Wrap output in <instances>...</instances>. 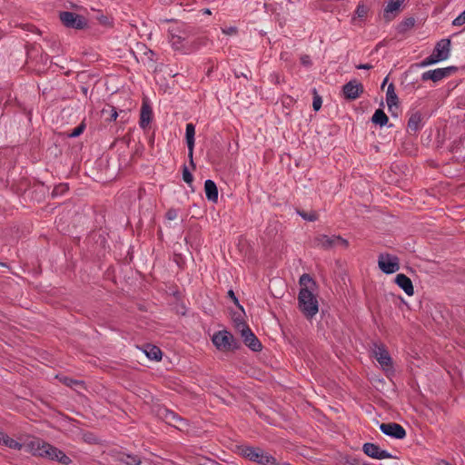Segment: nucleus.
<instances>
[{
    "instance_id": "nucleus-34",
    "label": "nucleus",
    "mask_w": 465,
    "mask_h": 465,
    "mask_svg": "<svg viewBox=\"0 0 465 465\" xmlns=\"http://www.w3.org/2000/svg\"><path fill=\"white\" fill-rule=\"evenodd\" d=\"M464 24H465V10L459 16H457L452 22V25L455 26H460Z\"/></svg>"
},
{
    "instance_id": "nucleus-30",
    "label": "nucleus",
    "mask_w": 465,
    "mask_h": 465,
    "mask_svg": "<svg viewBox=\"0 0 465 465\" xmlns=\"http://www.w3.org/2000/svg\"><path fill=\"white\" fill-rule=\"evenodd\" d=\"M300 285L302 288L310 289V285L313 286L315 285V282L312 280V278L309 274H302L300 278Z\"/></svg>"
},
{
    "instance_id": "nucleus-44",
    "label": "nucleus",
    "mask_w": 465,
    "mask_h": 465,
    "mask_svg": "<svg viewBox=\"0 0 465 465\" xmlns=\"http://www.w3.org/2000/svg\"><path fill=\"white\" fill-rule=\"evenodd\" d=\"M302 63L303 64H309V57L308 56L302 57Z\"/></svg>"
},
{
    "instance_id": "nucleus-45",
    "label": "nucleus",
    "mask_w": 465,
    "mask_h": 465,
    "mask_svg": "<svg viewBox=\"0 0 465 465\" xmlns=\"http://www.w3.org/2000/svg\"><path fill=\"white\" fill-rule=\"evenodd\" d=\"M203 14H205V15H211V14H212L211 10H210V9H208V8L203 9Z\"/></svg>"
},
{
    "instance_id": "nucleus-14",
    "label": "nucleus",
    "mask_w": 465,
    "mask_h": 465,
    "mask_svg": "<svg viewBox=\"0 0 465 465\" xmlns=\"http://www.w3.org/2000/svg\"><path fill=\"white\" fill-rule=\"evenodd\" d=\"M363 452L372 458L377 460H384V459H391L392 456L384 450H381L378 445L374 443H364L362 446Z\"/></svg>"
},
{
    "instance_id": "nucleus-28",
    "label": "nucleus",
    "mask_w": 465,
    "mask_h": 465,
    "mask_svg": "<svg viewBox=\"0 0 465 465\" xmlns=\"http://www.w3.org/2000/svg\"><path fill=\"white\" fill-rule=\"evenodd\" d=\"M146 356L151 360L159 361L162 359V351L156 346L148 345L144 350Z\"/></svg>"
},
{
    "instance_id": "nucleus-17",
    "label": "nucleus",
    "mask_w": 465,
    "mask_h": 465,
    "mask_svg": "<svg viewBox=\"0 0 465 465\" xmlns=\"http://www.w3.org/2000/svg\"><path fill=\"white\" fill-rule=\"evenodd\" d=\"M194 135H195V126L193 124L189 123L186 124L185 130V139L188 147V157L190 159V164L194 169L195 164L193 163V148H194Z\"/></svg>"
},
{
    "instance_id": "nucleus-9",
    "label": "nucleus",
    "mask_w": 465,
    "mask_h": 465,
    "mask_svg": "<svg viewBox=\"0 0 465 465\" xmlns=\"http://www.w3.org/2000/svg\"><path fill=\"white\" fill-rule=\"evenodd\" d=\"M372 353L383 370H390L392 367V360L381 343H373Z\"/></svg>"
},
{
    "instance_id": "nucleus-40",
    "label": "nucleus",
    "mask_w": 465,
    "mask_h": 465,
    "mask_svg": "<svg viewBox=\"0 0 465 465\" xmlns=\"http://www.w3.org/2000/svg\"><path fill=\"white\" fill-rule=\"evenodd\" d=\"M357 68L358 69L369 70V69L372 68V65L370 64H361L357 65Z\"/></svg>"
},
{
    "instance_id": "nucleus-19",
    "label": "nucleus",
    "mask_w": 465,
    "mask_h": 465,
    "mask_svg": "<svg viewBox=\"0 0 465 465\" xmlns=\"http://www.w3.org/2000/svg\"><path fill=\"white\" fill-rule=\"evenodd\" d=\"M395 283L401 288L408 296L414 294V287L411 280L403 273L397 274Z\"/></svg>"
},
{
    "instance_id": "nucleus-5",
    "label": "nucleus",
    "mask_w": 465,
    "mask_h": 465,
    "mask_svg": "<svg viewBox=\"0 0 465 465\" xmlns=\"http://www.w3.org/2000/svg\"><path fill=\"white\" fill-rule=\"evenodd\" d=\"M314 246L323 249V250H331L337 245H342L343 247H347L349 242L347 240L341 238V236H328L326 234H319L314 238Z\"/></svg>"
},
{
    "instance_id": "nucleus-31",
    "label": "nucleus",
    "mask_w": 465,
    "mask_h": 465,
    "mask_svg": "<svg viewBox=\"0 0 465 465\" xmlns=\"http://www.w3.org/2000/svg\"><path fill=\"white\" fill-rule=\"evenodd\" d=\"M438 59L433 57V54H430V56L426 57L424 60H422L420 64H417L419 67H426L430 64L438 63Z\"/></svg>"
},
{
    "instance_id": "nucleus-25",
    "label": "nucleus",
    "mask_w": 465,
    "mask_h": 465,
    "mask_svg": "<svg viewBox=\"0 0 465 465\" xmlns=\"http://www.w3.org/2000/svg\"><path fill=\"white\" fill-rule=\"evenodd\" d=\"M386 103L388 107L399 104L398 95L395 93V87L393 84H390L386 92Z\"/></svg>"
},
{
    "instance_id": "nucleus-47",
    "label": "nucleus",
    "mask_w": 465,
    "mask_h": 465,
    "mask_svg": "<svg viewBox=\"0 0 465 465\" xmlns=\"http://www.w3.org/2000/svg\"><path fill=\"white\" fill-rule=\"evenodd\" d=\"M387 81H388V77H386V78L384 79V81H383V83H382V85H381L382 87L385 85V84H387Z\"/></svg>"
},
{
    "instance_id": "nucleus-35",
    "label": "nucleus",
    "mask_w": 465,
    "mask_h": 465,
    "mask_svg": "<svg viewBox=\"0 0 465 465\" xmlns=\"http://www.w3.org/2000/svg\"><path fill=\"white\" fill-rule=\"evenodd\" d=\"M356 14L359 17H364L367 15V7L363 5H359L356 9Z\"/></svg>"
},
{
    "instance_id": "nucleus-15",
    "label": "nucleus",
    "mask_w": 465,
    "mask_h": 465,
    "mask_svg": "<svg viewBox=\"0 0 465 465\" xmlns=\"http://www.w3.org/2000/svg\"><path fill=\"white\" fill-rule=\"evenodd\" d=\"M450 39H441L436 44L431 54L439 62L447 60L450 54Z\"/></svg>"
},
{
    "instance_id": "nucleus-7",
    "label": "nucleus",
    "mask_w": 465,
    "mask_h": 465,
    "mask_svg": "<svg viewBox=\"0 0 465 465\" xmlns=\"http://www.w3.org/2000/svg\"><path fill=\"white\" fill-rule=\"evenodd\" d=\"M379 268L386 274L396 272L400 269V260L389 253H381L378 259Z\"/></svg>"
},
{
    "instance_id": "nucleus-24",
    "label": "nucleus",
    "mask_w": 465,
    "mask_h": 465,
    "mask_svg": "<svg viewBox=\"0 0 465 465\" xmlns=\"http://www.w3.org/2000/svg\"><path fill=\"white\" fill-rule=\"evenodd\" d=\"M422 125V114L420 112L413 113L408 121V127L411 131H418Z\"/></svg>"
},
{
    "instance_id": "nucleus-13",
    "label": "nucleus",
    "mask_w": 465,
    "mask_h": 465,
    "mask_svg": "<svg viewBox=\"0 0 465 465\" xmlns=\"http://www.w3.org/2000/svg\"><path fill=\"white\" fill-rule=\"evenodd\" d=\"M342 92L346 99L355 100L363 93V85L357 80H351L343 85Z\"/></svg>"
},
{
    "instance_id": "nucleus-6",
    "label": "nucleus",
    "mask_w": 465,
    "mask_h": 465,
    "mask_svg": "<svg viewBox=\"0 0 465 465\" xmlns=\"http://www.w3.org/2000/svg\"><path fill=\"white\" fill-rule=\"evenodd\" d=\"M236 328L241 332L246 346L253 351H260L262 350V343L243 322H236Z\"/></svg>"
},
{
    "instance_id": "nucleus-11",
    "label": "nucleus",
    "mask_w": 465,
    "mask_h": 465,
    "mask_svg": "<svg viewBox=\"0 0 465 465\" xmlns=\"http://www.w3.org/2000/svg\"><path fill=\"white\" fill-rule=\"evenodd\" d=\"M380 430L387 436L401 440L406 436L404 428L395 422L381 423Z\"/></svg>"
},
{
    "instance_id": "nucleus-4",
    "label": "nucleus",
    "mask_w": 465,
    "mask_h": 465,
    "mask_svg": "<svg viewBox=\"0 0 465 465\" xmlns=\"http://www.w3.org/2000/svg\"><path fill=\"white\" fill-rule=\"evenodd\" d=\"M213 343L222 351H231L238 348L237 341L227 331H219L213 336Z\"/></svg>"
},
{
    "instance_id": "nucleus-8",
    "label": "nucleus",
    "mask_w": 465,
    "mask_h": 465,
    "mask_svg": "<svg viewBox=\"0 0 465 465\" xmlns=\"http://www.w3.org/2000/svg\"><path fill=\"white\" fill-rule=\"evenodd\" d=\"M62 23L71 28L83 29L86 26V20L84 16L73 12H61L59 15Z\"/></svg>"
},
{
    "instance_id": "nucleus-41",
    "label": "nucleus",
    "mask_w": 465,
    "mask_h": 465,
    "mask_svg": "<svg viewBox=\"0 0 465 465\" xmlns=\"http://www.w3.org/2000/svg\"><path fill=\"white\" fill-rule=\"evenodd\" d=\"M117 116H118L117 112L114 110V108H112L111 109V115H110L109 120H111V121L112 120H116Z\"/></svg>"
},
{
    "instance_id": "nucleus-33",
    "label": "nucleus",
    "mask_w": 465,
    "mask_h": 465,
    "mask_svg": "<svg viewBox=\"0 0 465 465\" xmlns=\"http://www.w3.org/2000/svg\"><path fill=\"white\" fill-rule=\"evenodd\" d=\"M183 179L189 185L192 184L193 180V174L190 173V171L185 165L183 168Z\"/></svg>"
},
{
    "instance_id": "nucleus-29",
    "label": "nucleus",
    "mask_w": 465,
    "mask_h": 465,
    "mask_svg": "<svg viewBox=\"0 0 465 465\" xmlns=\"http://www.w3.org/2000/svg\"><path fill=\"white\" fill-rule=\"evenodd\" d=\"M297 213L302 219L309 221V222L317 221L319 218V215L315 211L305 212V211L298 210Z\"/></svg>"
},
{
    "instance_id": "nucleus-46",
    "label": "nucleus",
    "mask_w": 465,
    "mask_h": 465,
    "mask_svg": "<svg viewBox=\"0 0 465 465\" xmlns=\"http://www.w3.org/2000/svg\"><path fill=\"white\" fill-rule=\"evenodd\" d=\"M413 24H414V21H413L412 19H409V20L407 21V25H413Z\"/></svg>"
},
{
    "instance_id": "nucleus-49",
    "label": "nucleus",
    "mask_w": 465,
    "mask_h": 465,
    "mask_svg": "<svg viewBox=\"0 0 465 465\" xmlns=\"http://www.w3.org/2000/svg\"><path fill=\"white\" fill-rule=\"evenodd\" d=\"M282 465H291V464H289L287 462H283Z\"/></svg>"
},
{
    "instance_id": "nucleus-27",
    "label": "nucleus",
    "mask_w": 465,
    "mask_h": 465,
    "mask_svg": "<svg viewBox=\"0 0 465 465\" xmlns=\"http://www.w3.org/2000/svg\"><path fill=\"white\" fill-rule=\"evenodd\" d=\"M118 460L121 462H124L127 465H140L141 464V459L135 455L123 453V454H120Z\"/></svg>"
},
{
    "instance_id": "nucleus-42",
    "label": "nucleus",
    "mask_w": 465,
    "mask_h": 465,
    "mask_svg": "<svg viewBox=\"0 0 465 465\" xmlns=\"http://www.w3.org/2000/svg\"><path fill=\"white\" fill-rule=\"evenodd\" d=\"M228 295H229V296L233 300V302H234L235 303H237L238 300H237V298L235 297V294H234V292H233L232 290H230V291L228 292Z\"/></svg>"
},
{
    "instance_id": "nucleus-2",
    "label": "nucleus",
    "mask_w": 465,
    "mask_h": 465,
    "mask_svg": "<svg viewBox=\"0 0 465 465\" xmlns=\"http://www.w3.org/2000/svg\"><path fill=\"white\" fill-rule=\"evenodd\" d=\"M299 307L302 313L308 317H313L319 311L318 302L310 289L302 288L299 296Z\"/></svg>"
},
{
    "instance_id": "nucleus-32",
    "label": "nucleus",
    "mask_w": 465,
    "mask_h": 465,
    "mask_svg": "<svg viewBox=\"0 0 465 465\" xmlns=\"http://www.w3.org/2000/svg\"><path fill=\"white\" fill-rule=\"evenodd\" d=\"M313 102H312V107L314 109V111H319L322 107V97L317 94L316 90L314 89L313 90Z\"/></svg>"
},
{
    "instance_id": "nucleus-48",
    "label": "nucleus",
    "mask_w": 465,
    "mask_h": 465,
    "mask_svg": "<svg viewBox=\"0 0 465 465\" xmlns=\"http://www.w3.org/2000/svg\"><path fill=\"white\" fill-rule=\"evenodd\" d=\"M57 190H58V188L54 189V193H56Z\"/></svg>"
},
{
    "instance_id": "nucleus-3",
    "label": "nucleus",
    "mask_w": 465,
    "mask_h": 465,
    "mask_svg": "<svg viewBox=\"0 0 465 465\" xmlns=\"http://www.w3.org/2000/svg\"><path fill=\"white\" fill-rule=\"evenodd\" d=\"M191 31L189 28L170 30V43L175 50L189 53L193 48L188 45L187 38Z\"/></svg>"
},
{
    "instance_id": "nucleus-23",
    "label": "nucleus",
    "mask_w": 465,
    "mask_h": 465,
    "mask_svg": "<svg viewBox=\"0 0 465 465\" xmlns=\"http://www.w3.org/2000/svg\"><path fill=\"white\" fill-rule=\"evenodd\" d=\"M0 444H4L5 446L13 450H22L23 448H25V445L10 438L7 434L4 433L3 431H0Z\"/></svg>"
},
{
    "instance_id": "nucleus-26",
    "label": "nucleus",
    "mask_w": 465,
    "mask_h": 465,
    "mask_svg": "<svg viewBox=\"0 0 465 465\" xmlns=\"http://www.w3.org/2000/svg\"><path fill=\"white\" fill-rule=\"evenodd\" d=\"M388 120V116L381 109H377L371 118V121L380 126L385 125Z\"/></svg>"
},
{
    "instance_id": "nucleus-43",
    "label": "nucleus",
    "mask_w": 465,
    "mask_h": 465,
    "mask_svg": "<svg viewBox=\"0 0 465 465\" xmlns=\"http://www.w3.org/2000/svg\"><path fill=\"white\" fill-rule=\"evenodd\" d=\"M72 382L76 383V381H73L72 380H69L68 378H64V383H65L68 386H70Z\"/></svg>"
},
{
    "instance_id": "nucleus-12",
    "label": "nucleus",
    "mask_w": 465,
    "mask_h": 465,
    "mask_svg": "<svg viewBox=\"0 0 465 465\" xmlns=\"http://www.w3.org/2000/svg\"><path fill=\"white\" fill-rule=\"evenodd\" d=\"M48 444L49 443L44 441L41 439L35 438L32 440L28 441L26 444H25V449L27 452L31 453L34 456L44 458L47 450V448L45 447L48 446Z\"/></svg>"
},
{
    "instance_id": "nucleus-1",
    "label": "nucleus",
    "mask_w": 465,
    "mask_h": 465,
    "mask_svg": "<svg viewBox=\"0 0 465 465\" xmlns=\"http://www.w3.org/2000/svg\"><path fill=\"white\" fill-rule=\"evenodd\" d=\"M241 454L244 458L260 465H282V463L277 462L274 457L260 448L245 446L241 450Z\"/></svg>"
},
{
    "instance_id": "nucleus-22",
    "label": "nucleus",
    "mask_w": 465,
    "mask_h": 465,
    "mask_svg": "<svg viewBox=\"0 0 465 465\" xmlns=\"http://www.w3.org/2000/svg\"><path fill=\"white\" fill-rule=\"evenodd\" d=\"M204 192L208 201L212 203L218 202V189L215 183L212 180H206L204 183Z\"/></svg>"
},
{
    "instance_id": "nucleus-21",
    "label": "nucleus",
    "mask_w": 465,
    "mask_h": 465,
    "mask_svg": "<svg viewBox=\"0 0 465 465\" xmlns=\"http://www.w3.org/2000/svg\"><path fill=\"white\" fill-rule=\"evenodd\" d=\"M153 115V111L151 106L146 103L143 102L141 107V113H140V126L143 129H145L151 123Z\"/></svg>"
},
{
    "instance_id": "nucleus-39",
    "label": "nucleus",
    "mask_w": 465,
    "mask_h": 465,
    "mask_svg": "<svg viewBox=\"0 0 465 465\" xmlns=\"http://www.w3.org/2000/svg\"><path fill=\"white\" fill-rule=\"evenodd\" d=\"M236 28L235 27H229L227 29H223V33L225 34V35H233L236 33Z\"/></svg>"
},
{
    "instance_id": "nucleus-36",
    "label": "nucleus",
    "mask_w": 465,
    "mask_h": 465,
    "mask_svg": "<svg viewBox=\"0 0 465 465\" xmlns=\"http://www.w3.org/2000/svg\"><path fill=\"white\" fill-rule=\"evenodd\" d=\"M84 130V124H80L79 126H77L76 128H74L73 130V132L71 133L70 136L71 137H77L79 136Z\"/></svg>"
},
{
    "instance_id": "nucleus-16",
    "label": "nucleus",
    "mask_w": 465,
    "mask_h": 465,
    "mask_svg": "<svg viewBox=\"0 0 465 465\" xmlns=\"http://www.w3.org/2000/svg\"><path fill=\"white\" fill-rule=\"evenodd\" d=\"M45 448H47V450L44 458L57 460L58 462L64 465H68L72 462V460L67 455H65L64 451L58 450L56 447L48 444V446H46Z\"/></svg>"
},
{
    "instance_id": "nucleus-20",
    "label": "nucleus",
    "mask_w": 465,
    "mask_h": 465,
    "mask_svg": "<svg viewBox=\"0 0 465 465\" xmlns=\"http://www.w3.org/2000/svg\"><path fill=\"white\" fill-rule=\"evenodd\" d=\"M163 418L166 420V422L174 426L178 430H183V427L187 425L184 420H183L176 413L169 410H164Z\"/></svg>"
},
{
    "instance_id": "nucleus-10",
    "label": "nucleus",
    "mask_w": 465,
    "mask_h": 465,
    "mask_svg": "<svg viewBox=\"0 0 465 465\" xmlns=\"http://www.w3.org/2000/svg\"><path fill=\"white\" fill-rule=\"evenodd\" d=\"M456 71L457 67L455 66L429 70L421 74V80H431L433 82H439L446 77H449L451 74L455 73Z\"/></svg>"
},
{
    "instance_id": "nucleus-37",
    "label": "nucleus",
    "mask_w": 465,
    "mask_h": 465,
    "mask_svg": "<svg viewBox=\"0 0 465 465\" xmlns=\"http://www.w3.org/2000/svg\"><path fill=\"white\" fill-rule=\"evenodd\" d=\"M165 216L170 221L175 220L178 216V212L175 209H169Z\"/></svg>"
},
{
    "instance_id": "nucleus-18",
    "label": "nucleus",
    "mask_w": 465,
    "mask_h": 465,
    "mask_svg": "<svg viewBox=\"0 0 465 465\" xmlns=\"http://www.w3.org/2000/svg\"><path fill=\"white\" fill-rule=\"evenodd\" d=\"M405 0H388V4L383 11V17L386 21L392 20L400 10L401 5Z\"/></svg>"
},
{
    "instance_id": "nucleus-38",
    "label": "nucleus",
    "mask_w": 465,
    "mask_h": 465,
    "mask_svg": "<svg viewBox=\"0 0 465 465\" xmlns=\"http://www.w3.org/2000/svg\"><path fill=\"white\" fill-rule=\"evenodd\" d=\"M388 108H389L390 113H391L393 116H398V113H399V104H396L395 105H391V107H388Z\"/></svg>"
}]
</instances>
